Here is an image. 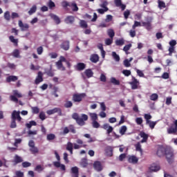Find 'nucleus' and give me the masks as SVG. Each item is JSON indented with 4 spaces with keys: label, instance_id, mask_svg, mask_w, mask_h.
<instances>
[{
    "label": "nucleus",
    "instance_id": "59",
    "mask_svg": "<svg viewBox=\"0 0 177 177\" xmlns=\"http://www.w3.org/2000/svg\"><path fill=\"white\" fill-rule=\"evenodd\" d=\"M129 15H131V11H129V10H126L124 12V19H128V17H129Z\"/></svg>",
    "mask_w": 177,
    "mask_h": 177
},
{
    "label": "nucleus",
    "instance_id": "21",
    "mask_svg": "<svg viewBox=\"0 0 177 177\" xmlns=\"http://www.w3.org/2000/svg\"><path fill=\"white\" fill-rule=\"evenodd\" d=\"M139 161V158L135 156H131L129 157L128 162H130V164H138V162Z\"/></svg>",
    "mask_w": 177,
    "mask_h": 177
},
{
    "label": "nucleus",
    "instance_id": "61",
    "mask_svg": "<svg viewBox=\"0 0 177 177\" xmlns=\"http://www.w3.org/2000/svg\"><path fill=\"white\" fill-rule=\"evenodd\" d=\"M10 128H17V124H16V120L12 119L11 124H10Z\"/></svg>",
    "mask_w": 177,
    "mask_h": 177
},
{
    "label": "nucleus",
    "instance_id": "54",
    "mask_svg": "<svg viewBox=\"0 0 177 177\" xmlns=\"http://www.w3.org/2000/svg\"><path fill=\"white\" fill-rule=\"evenodd\" d=\"M112 56H113L114 60H115V62H120V56L118 55H117V53L113 52Z\"/></svg>",
    "mask_w": 177,
    "mask_h": 177
},
{
    "label": "nucleus",
    "instance_id": "58",
    "mask_svg": "<svg viewBox=\"0 0 177 177\" xmlns=\"http://www.w3.org/2000/svg\"><path fill=\"white\" fill-rule=\"evenodd\" d=\"M73 144L71 142H68L66 145V150H73Z\"/></svg>",
    "mask_w": 177,
    "mask_h": 177
},
{
    "label": "nucleus",
    "instance_id": "31",
    "mask_svg": "<svg viewBox=\"0 0 177 177\" xmlns=\"http://www.w3.org/2000/svg\"><path fill=\"white\" fill-rule=\"evenodd\" d=\"M29 150L32 153V154H38L39 153V149H38V147H37L30 148Z\"/></svg>",
    "mask_w": 177,
    "mask_h": 177
},
{
    "label": "nucleus",
    "instance_id": "56",
    "mask_svg": "<svg viewBox=\"0 0 177 177\" xmlns=\"http://www.w3.org/2000/svg\"><path fill=\"white\" fill-rule=\"evenodd\" d=\"M14 177H24V173L23 171H17L15 172V176Z\"/></svg>",
    "mask_w": 177,
    "mask_h": 177
},
{
    "label": "nucleus",
    "instance_id": "18",
    "mask_svg": "<svg viewBox=\"0 0 177 177\" xmlns=\"http://www.w3.org/2000/svg\"><path fill=\"white\" fill-rule=\"evenodd\" d=\"M71 172L73 174V177H78L80 175V170L77 167H73L71 169Z\"/></svg>",
    "mask_w": 177,
    "mask_h": 177
},
{
    "label": "nucleus",
    "instance_id": "27",
    "mask_svg": "<svg viewBox=\"0 0 177 177\" xmlns=\"http://www.w3.org/2000/svg\"><path fill=\"white\" fill-rule=\"evenodd\" d=\"M84 74H86L87 78H91V77H93V71H92L91 69H86L84 71Z\"/></svg>",
    "mask_w": 177,
    "mask_h": 177
},
{
    "label": "nucleus",
    "instance_id": "48",
    "mask_svg": "<svg viewBox=\"0 0 177 177\" xmlns=\"http://www.w3.org/2000/svg\"><path fill=\"white\" fill-rule=\"evenodd\" d=\"M127 126H122L120 129V135H125V132H127Z\"/></svg>",
    "mask_w": 177,
    "mask_h": 177
},
{
    "label": "nucleus",
    "instance_id": "26",
    "mask_svg": "<svg viewBox=\"0 0 177 177\" xmlns=\"http://www.w3.org/2000/svg\"><path fill=\"white\" fill-rule=\"evenodd\" d=\"M86 67L85 64L84 63H78L76 66V68L77 70V71H82V70H84Z\"/></svg>",
    "mask_w": 177,
    "mask_h": 177
},
{
    "label": "nucleus",
    "instance_id": "32",
    "mask_svg": "<svg viewBox=\"0 0 177 177\" xmlns=\"http://www.w3.org/2000/svg\"><path fill=\"white\" fill-rule=\"evenodd\" d=\"M131 48H132V44H129L124 46L123 50L124 52H126V55L129 54V52H128V50H129V49H131Z\"/></svg>",
    "mask_w": 177,
    "mask_h": 177
},
{
    "label": "nucleus",
    "instance_id": "34",
    "mask_svg": "<svg viewBox=\"0 0 177 177\" xmlns=\"http://www.w3.org/2000/svg\"><path fill=\"white\" fill-rule=\"evenodd\" d=\"M158 3L159 9H164V8H167V6L165 5V2H164L161 0H158Z\"/></svg>",
    "mask_w": 177,
    "mask_h": 177
},
{
    "label": "nucleus",
    "instance_id": "44",
    "mask_svg": "<svg viewBox=\"0 0 177 177\" xmlns=\"http://www.w3.org/2000/svg\"><path fill=\"white\" fill-rule=\"evenodd\" d=\"M124 43V39H118L115 41V45H117V46H122Z\"/></svg>",
    "mask_w": 177,
    "mask_h": 177
},
{
    "label": "nucleus",
    "instance_id": "24",
    "mask_svg": "<svg viewBox=\"0 0 177 177\" xmlns=\"http://www.w3.org/2000/svg\"><path fill=\"white\" fill-rule=\"evenodd\" d=\"M90 60L92 63H97L99 62V55L97 54H93L90 57Z\"/></svg>",
    "mask_w": 177,
    "mask_h": 177
},
{
    "label": "nucleus",
    "instance_id": "43",
    "mask_svg": "<svg viewBox=\"0 0 177 177\" xmlns=\"http://www.w3.org/2000/svg\"><path fill=\"white\" fill-rule=\"evenodd\" d=\"M108 35L110 37L111 39L114 38V35H115V32H114V30L109 29L108 30Z\"/></svg>",
    "mask_w": 177,
    "mask_h": 177
},
{
    "label": "nucleus",
    "instance_id": "63",
    "mask_svg": "<svg viewBox=\"0 0 177 177\" xmlns=\"http://www.w3.org/2000/svg\"><path fill=\"white\" fill-rule=\"evenodd\" d=\"M136 73H137L138 77H145V73H143V71H142L139 69H136Z\"/></svg>",
    "mask_w": 177,
    "mask_h": 177
},
{
    "label": "nucleus",
    "instance_id": "60",
    "mask_svg": "<svg viewBox=\"0 0 177 177\" xmlns=\"http://www.w3.org/2000/svg\"><path fill=\"white\" fill-rule=\"evenodd\" d=\"M122 74H124V75H125V77H129V75H131V71H129V70H123Z\"/></svg>",
    "mask_w": 177,
    "mask_h": 177
},
{
    "label": "nucleus",
    "instance_id": "53",
    "mask_svg": "<svg viewBox=\"0 0 177 177\" xmlns=\"http://www.w3.org/2000/svg\"><path fill=\"white\" fill-rule=\"evenodd\" d=\"M48 6L49 9H53V8H55L56 4H55V2H53L52 0H50L48 3Z\"/></svg>",
    "mask_w": 177,
    "mask_h": 177
},
{
    "label": "nucleus",
    "instance_id": "2",
    "mask_svg": "<svg viewBox=\"0 0 177 177\" xmlns=\"http://www.w3.org/2000/svg\"><path fill=\"white\" fill-rule=\"evenodd\" d=\"M63 62L66 63L67 67L70 68L71 67V64L69 62H67V59H66V57L61 56L59 57V60L56 62V66L58 70H62V71H66V68L64 66H63Z\"/></svg>",
    "mask_w": 177,
    "mask_h": 177
},
{
    "label": "nucleus",
    "instance_id": "38",
    "mask_svg": "<svg viewBox=\"0 0 177 177\" xmlns=\"http://www.w3.org/2000/svg\"><path fill=\"white\" fill-rule=\"evenodd\" d=\"M176 132H177V129H176V127H171L170 128H169V129H167V133H168L169 134L176 133Z\"/></svg>",
    "mask_w": 177,
    "mask_h": 177
},
{
    "label": "nucleus",
    "instance_id": "39",
    "mask_svg": "<svg viewBox=\"0 0 177 177\" xmlns=\"http://www.w3.org/2000/svg\"><path fill=\"white\" fill-rule=\"evenodd\" d=\"M4 19L7 21H10V12L6 11L4 12Z\"/></svg>",
    "mask_w": 177,
    "mask_h": 177
},
{
    "label": "nucleus",
    "instance_id": "6",
    "mask_svg": "<svg viewBox=\"0 0 177 177\" xmlns=\"http://www.w3.org/2000/svg\"><path fill=\"white\" fill-rule=\"evenodd\" d=\"M129 85H131V89H133V91H135V89H139V88H140V82H139V80H138V79H136V77L132 76L131 77V82H130Z\"/></svg>",
    "mask_w": 177,
    "mask_h": 177
},
{
    "label": "nucleus",
    "instance_id": "46",
    "mask_svg": "<svg viewBox=\"0 0 177 177\" xmlns=\"http://www.w3.org/2000/svg\"><path fill=\"white\" fill-rule=\"evenodd\" d=\"M46 73L48 77H53L55 75V73L53 72V71H52V66H50V69L47 71Z\"/></svg>",
    "mask_w": 177,
    "mask_h": 177
},
{
    "label": "nucleus",
    "instance_id": "52",
    "mask_svg": "<svg viewBox=\"0 0 177 177\" xmlns=\"http://www.w3.org/2000/svg\"><path fill=\"white\" fill-rule=\"evenodd\" d=\"M81 147H86V145H79L77 143L73 144V149H75V150H78V149H81Z\"/></svg>",
    "mask_w": 177,
    "mask_h": 177
},
{
    "label": "nucleus",
    "instance_id": "13",
    "mask_svg": "<svg viewBox=\"0 0 177 177\" xmlns=\"http://www.w3.org/2000/svg\"><path fill=\"white\" fill-rule=\"evenodd\" d=\"M18 26L20 27L21 31H27L30 28V26L28 24H23L21 20L19 21Z\"/></svg>",
    "mask_w": 177,
    "mask_h": 177
},
{
    "label": "nucleus",
    "instance_id": "62",
    "mask_svg": "<svg viewBox=\"0 0 177 177\" xmlns=\"http://www.w3.org/2000/svg\"><path fill=\"white\" fill-rule=\"evenodd\" d=\"M31 165V163L30 162H22V167L23 168H28Z\"/></svg>",
    "mask_w": 177,
    "mask_h": 177
},
{
    "label": "nucleus",
    "instance_id": "29",
    "mask_svg": "<svg viewBox=\"0 0 177 177\" xmlns=\"http://www.w3.org/2000/svg\"><path fill=\"white\" fill-rule=\"evenodd\" d=\"M51 19H53V20H54V21L56 23V24H60V18H59V17L56 15H51Z\"/></svg>",
    "mask_w": 177,
    "mask_h": 177
},
{
    "label": "nucleus",
    "instance_id": "41",
    "mask_svg": "<svg viewBox=\"0 0 177 177\" xmlns=\"http://www.w3.org/2000/svg\"><path fill=\"white\" fill-rule=\"evenodd\" d=\"M12 56L17 58L20 57V51L19 50V49L14 50V51L12 52Z\"/></svg>",
    "mask_w": 177,
    "mask_h": 177
},
{
    "label": "nucleus",
    "instance_id": "14",
    "mask_svg": "<svg viewBox=\"0 0 177 177\" xmlns=\"http://www.w3.org/2000/svg\"><path fill=\"white\" fill-rule=\"evenodd\" d=\"M115 5L117 8H120L122 10H125L127 8V6L125 4H122V0H114Z\"/></svg>",
    "mask_w": 177,
    "mask_h": 177
},
{
    "label": "nucleus",
    "instance_id": "35",
    "mask_svg": "<svg viewBox=\"0 0 177 177\" xmlns=\"http://www.w3.org/2000/svg\"><path fill=\"white\" fill-rule=\"evenodd\" d=\"M80 26L81 28H88V24L86 22L85 20H80Z\"/></svg>",
    "mask_w": 177,
    "mask_h": 177
},
{
    "label": "nucleus",
    "instance_id": "30",
    "mask_svg": "<svg viewBox=\"0 0 177 177\" xmlns=\"http://www.w3.org/2000/svg\"><path fill=\"white\" fill-rule=\"evenodd\" d=\"M70 8H71L73 12H78V6H77L75 2L72 3L70 6Z\"/></svg>",
    "mask_w": 177,
    "mask_h": 177
},
{
    "label": "nucleus",
    "instance_id": "33",
    "mask_svg": "<svg viewBox=\"0 0 177 177\" xmlns=\"http://www.w3.org/2000/svg\"><path fill=\"white\" fill-rule=\"evenodd\" d=\"M144 118L146 121V124H149V122L151 121L150 119L152 118L151 115L150 113H145L144 115Z\"/></svg>",
    "mask_w": 177,
    "mask_h": 177
},
{
    "label": "nucleus",
    "instance_id": "3",
    "mask_svg": "<svg viewBox=\"0 0 177 177\" xmlns=\"http://www.w3.org/2000/svg\"><path fill=\"white\" fill-rule=\"evenodd\" d=\"M165 156L169 164H172V162H174L175 160V155L174 154V151L171 148H167Z\"/></svg>",
    "mask_w": 177,
    "mask_h": 177
},
{
    "label": "nucleus",
    "instance_id": "5",
    "mask_svg": "<svg viewBox=\"0 0 177 177\" xmlns=\"http://www.w3.org/2000/svg\"><path fill=\"white\" fill-rule=\"evenodd\" d=\"M12 92L13 95L10 96V100L11 102H14V103H19V99L17 97H23V95H21L17 90H14Z\"/></svg>",
    "mask_w": 177,
    "mask_h": 177
},
{
    "label": "nucleus",
    "instance_id": "42",
    "mask_svg": "<svg viewBox=\"0 0 177 177\" xmlns=\"http://www.w3.org/2000/svg\"><path fill=\"white\" fill-rule=\"evenodd\" d=\"M64 106L66 109H71V107H73V102L66 101Z\"/></svg>",
    "mask_w": 177,
    "mask_h": 177
},
{
    "label": "nucleus",
    "instance_id": "15",
    "mask_svg": "<svg viewBox=\"0 0 177 177\" xmlns=\"http://www.w3.org/2000/svg\"><path fill=\"white\" fill-rule=\"evenodd\" d=\"M23 161H24L23 158H21L19 155L16 154L14 156V158H13L12 162H13L14 165H17V164H20V162H23Z\"/></svg>",
    "mask_w": 177,
    "mask_h": 177
},
{
    "label": "nucleus",
    "instance_id": "16",
    "mask_svg": "<svg viewBox=\"0 0 177 177\" xmlns=\"http://www.w3.org/2000/svg\"><path fill=\"white\" fill-rule=\"evenodd\" d=\"M93 167L97 172H100V171H102L103 169V166H102V162H100V161H95L93 164Z\"/></svg>",
    "mask_w": 177,
    "mask_h": 177
},
{
    "label": "nucleus",
    "instance_id": "28",
    "mask_svg": "<svg viewBox=\"0 0 177 177\" xmlns=\"http://www.w3.org/2000/svg\"><path fill=\"white\" fill-rule=\"evenodd\" d=\"M89 115L92 122L97 121L98 118H97V114L96 113H90Z\"/></svg>",
    "mask_w": 177,
    "mask_h": 177
},
{
    "label": "nucleus",
    "instance_id": "55",
    "mask_svg": "<svg viewBox=\"0 0 177 177\" xmlns=\"http://www.w3.org/2000/svg\"><path fill=\"white\" fill-rule=\"evenodd\" d=\"M136 151H140V153H142V145H140V142H138L136 145Z\"/></svg>",
    "mask_w": 177,
    "mask_h": 177
},
{
    "label": "nucleus",
    "instance_id": "20",
    "mask_svg": "<svg viewBox=\"0 0 177 177\" xmlns=\"http://www.w3.org/2000/svg\"><path fill=\"white\" fill-rule=\"evenodd\" d=\"M160 165L156 163L152 164L149 167V171H151V172H157L158 171H160Z\"/></svg>",
    "mask_w": 177,
    "mask_h": 177
},
{
    "label": "nucleus",
    "instance_id": "47",
    "mask_svg": "<svg viewBox=\"0 0 177 177\" xmlns=\"http://www.w3.org/2000/svg\"><path fill=\"white\" fill-rule=\"evenodd\" d=\"M39 118L41 120V121H44V120H46V115H45V112L44 111L40 112L39 115Z\"/></svg>",
    "mask_w": 177,
    "mask_h": 177
},
{
    "label": "nucleus",
    "instance_id": "51",
    "mask_svg": "<svg viewBox=\"0 0 177 177\" xmlns=\"http://www.w3.org/2000/svg\"><path fill=\"white\" fill-rule=\"evenodd\" d=\"M31 109L33 114H38L39 113V108L38 106H32Z\"/></svg>",
    "mask_w": 177,
    "mask_h": 177
},
{
    "label": "nucleus",
    "instance_id": "37",
    "mask_svg": "<svg viewBox=\"0 0 177 177\" xmlns=\"http://www.w3.org/2000/svg\"><path fill=\"white\" fill-rule=\"evenodd\" d=\"M37 12V6L34 5L28 11V15L31 16V15H34Z\"/></svg>",
    "mask_w": 177,
    "mask_h": 177
},
{
    "label": "nucleus",
    "instance_id": "19",
    "mask_svg": "<svg viewBox=\"0 0 177 177\" xmlns=\"http://www.w3.org/2000/svg\"><path fill=\"white\" fill-rule=\"evenodd\" d=\"M19 80V77L15 75H10L6 77V82L10 83V82H16Z\"/></svg>",
    "mask_w": 177,
    "mask_h": 177
},
{
    "label": "nucleus",
    "instance_id": "36",
    "mask_svg": "<svg viewBox=\"0 0 177 177\" xmlns=\"http://www.w3.org/2000/svg\"><path fill=\"white\" fill-rule=\"evenodd\" d=\"M150 100L156 102V100H158V94L153 93L149 97Z\"/></svg>",
    "mask_w": 177,
    "mask_h": 177
},
{
    "label": "nucleus",
    "instance_id": "10",
    "mask_svg": "<svg viewBox=\"0 0 177 177\" xmlns=\"http://www.w3.org/2000/svg\"><path fill=\"white\" fill-rule=\"evenodd\" d=\"M167 149V147H160L156 152L158 157H164Z\"/></svg>",
    "mask_w": 177,
    "mask_h": 177
},
{
    "label": "nucleus",
    "instance_id": "50",
    "mask_svg": "<svg viewBox=\"0 0 177 177\" xmlns=\"http://www.w3.org/2000/svg\"><path fill=\"white\" fill-rule=\"evenodd\" d=\"M92 127L93 128H100V124L99 122H97V120H94L92 122Z\"/></svg>",
    "mask_w": 177,
    "mask_h": 177
},
{
    "label": "nucleus",
    "instance_id": "7",
    "mask_svg": "<svg viewBox=\"0 0 177 177\" xmlns=\"http://www.w3.org/2000/svg\"><path fill=\"white\" fill-rule=\"evenodd\" d=\"M86 96V93H80V94H73L72 100L75 103H80V102H82V99Z\"/></svg>",
    "mask_w": 177,
    "mask_h": 177
},
{
    "label": "nucleus",
    "instance_id": "9",
    "mask_svg": "<svg viewBox=\"0 0 177 177\" xmlns=\"http://www.w3.org/2000/svg\"><path fill=\"white\" fill-rule=\"evenodd\" d=\"M11 120H17L18 122H21V116H20V111H13L11 115Z\"/></svg>",
    "mask_w": 177,
    "mask_h": 177
},
{
    "label": "nucleus",
    "instance_id": "17",
    "mask_svg": "<svg viewBox=\"0 0 177 177\" xmlns=\"http://www.w3.org/2000/svg\"><path fill=\"white\" fill-rule=\"evenodd\" d=\"M140 138H142L140 141L141 143H146V142H147V140L149 139V135H147L146 133L141 131L140 133Z\"/></svg>",
    "mask_w": 177,
    "mask_h": 177
},
{
    "label": "nucleus",
    "instance_id": "22",
    "mask_svg": "<svg viewBox=\"0 0 177 177\" xmlns=\"http://www.w3.org/2000/svg\"><path fill=\"white\" fill-rule=\"evenodd\" d=\"M75 20V18H74L73 16H68L64 19V21L66 24H73Z\"/></svg>",
    "mask_w": 177,
    "mask_h": 177
},
{
    "label": "nucleus",
    "instance_id": "49",
    "mask_svg": "<svg viewBox=\"0 0 177 177\" xmlns=\"http://www.w3.org/2000/svg\"><path fill=\"white\" fill-rule=\"evenodd\" d=\"M56 139V136L53 133H50L47 135V140H55Z\"/></svg>",
    "mask_w": 177,
    "mask_h": 177
},
{
    "label": "nucleus",
    "instance_id": "57",
    "mask_svg": "<svg viewBox=\"0 0 177 177\" xmlns=\"http://www.w3.org/2000/svg\"><path fill=\"white\" fill-rule=\"evenodd\" d=\"M136 122L137 125H142V124H143V119L142 118H137L136 119Z\"/></svg>",
    "mask_w": 177,
    "mask_h": 177
},
{
    "label": "nucleus",
    "instance_id": "23",
    "mask_svg": "<svg viewBox=\"0 0 177 177\" xmlns=\"http://www.w3.org/2000/svg\"><path fill=\"white\" fill-rule=\"evenodd\" d=\"M62 49H64V50H68L70 49V41H65L61 44Z\"/></svg>",
    "mask_w": 177,
    "mask_h": 177
},
{
    "label": "nucleus",
    "instance_id": "1",
    "mask_svg": "<svg viewBox=\"0 0 177 177\" xmlns=\"http://www.w3.org/2000/svg\"><path fill=\"white\" fill-rule=\"evenodd\" d=\"M81 117H80V115H78L77 113H74L72 115V118L75 120L77 124L80 127H84V125H85V121H88V115L85 113H82Z\"/></svg>",
    "mask_w": 177,
    "mask_h": 177
},
{
    "label": "nucleus",
    "instance_id": "4",
    "mask_svg": "<svg viewBox=\"0 0 177 177\" xmlns=\"http://www.w3.org/2000/svg\"><path fill=\"white\" fill-rule=\"evenodd\" d=\"M109 5V2L107 1H104L101 4H100V7L102 8H99L97 10V12L100 13V15H104L106 12H109V8L107 6Z\"/></svg>",
    "mask_w": 177,
    "mask_h": 177
},
{
    "label": "nucleus",
    "instance_id": "8",
    "mask_svg": "<svg viewBox=\"0 0 177 177\" xmlns=\"http://www.w3.org/2000/svg\"><path fill=\"white\" fill-rule=\"evenodd\" d=\"M153 21V17H148L146 19V22L143 21L142 22V24L143 27H145L146 30L148 31H150L151 30V22Z\"/></svg>",
    "mask_w": 177,
    "mask_h": 177
},
{
    "label": "nucleus",
    "instance_id": "40",
    "mask_svg": "<svg viewBox=\"0 0 177 177\" xmlns=\"http://www.w3.org/2000/svg\"><path fill=\"white\" fill-rule=\"evenodd\" d=\"M147 125H149L151 129H154L156 125H157V122H153L151 120H149V123Z\"/></svg>",
    "mask_w": 177,
    "mask_h": 177
},
{
    "label": "nucleus",
    "instance_id": "11",
    "mask_svg": "<svg viewBox=\"0 0 177 177\" xmlns=\"http://www.w3.org/2000/svg\"><path fill=\"white\" fill-rule=\"evenodd\" d=\"M56 113H58V115H62V109L54 108L46 111V114H48V115H52V114H56Z\"/></svg>",
    "mask_w": 177,
    "mask_h": 177
},
{
    "label": "nucleus",
    "instance_id": "45",
    "mask_svg": "<svg viewBox=\"0 0 177 177\" xmlns=\"http://www.w3.org/2000/svg\"><path fill=\"white\" fill-rule=\"evenodd\" d=\"M111 82L113 85H120V80H118L117 79H115V77H111Z\"/></svg>",
    "mask_w": 177,
    "mask_h": 177
},
{
    "label": "nucleus",
    "instance_id": "25",
    "mask_svg": "<svg viewBox=\"0 0 177 177\" xmlns=\"http://www.w3.org/2000/svg\"><path fill=\"white\" fill-rule=\"evenodd\" d=\"M9 40L10 41V42L14 44L15 46H17L19 45V39H15V36H10Z\"/></svg>",
    "mask_w": 177,
    "mask_h": 177
},
{
    "label": "nucleus",
    "instance_id": "64",
    "mask_svg": "<svg viewBox=\"0 0 177 177\" xmlns=\"http://www.w3.org/2000/svg\"><path fill=\"white\" fill-rule=\"evenodd\" d=\"M105 44H106V45H107V46H110V45H111V44H113V39H106V40H105Z\"/></svg>",
    "mask_w": 177,
    "mask_h": 177
},
{
    "label": "nucleus",
    "instance_id": "12",
    "mask_svg": "<svg viewBox=\"0 0 177 177\" xmlns=\"http://www.w3.org/2000/svg\"><path fill=\"white\" fill-rule=\"evenodd\" d=\"M42 82H44V73H42V72L41 71H39L37 73V76L36 77V79L35 80V84L36 85H38Z\"/></svg>",
    "mask_w": 177,
    "mask_h": 177
}]
</instances>
